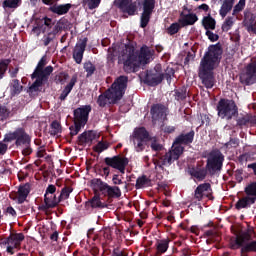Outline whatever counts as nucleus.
<instances>
[{
  "instance_id": "nucleus-1",
  "label": "nucleus",
  "mask_w": 256,
  "mask_h": 256,
  "mask_svg": "<svg viewBox=\"0 0 256 256\" xmlns=\"http://www.w3.org/2000/svg\"><path fill=\"white\" fill-rule=\"evenodd\" d=\"M108 57L110 59L118 57L119 62L123 63L125 71L131 73L136 71L137 67L147 65L151 61V57H153V52L147 46H143L140 53H137L132 46L114 45L108 49Z\"/></svg>"
},
{
  "instance_id": "nucleus-2",
  "label": "nucleus",
  "mask_w": 256,
  "mask_h": 256,
  "mask_svg": "<svg viewBox=\"0 0 256 256\" xmlns=\"http://www.w3.org/2000/svg\"><path fill=\"white\" fill-rule=\"evenodd\" d=\"M222 53L221 47L217 45L210 46L200 63L199 77L207 89H211L214 85L213 69L219 66Z\"/></svg>"
},
{
  "instance_id": "nucleus-3",
  "label": "nucleus",
  "mask_w": 256,
  "mask_h": 256,
  "mask_svg": "<svg viewBox=\"0 0 256 256\" xmlns=\"http://www.w3.org/2000/svg\"><path fill=\"white\" fill-rule=\"evenodd\" d=\"M193 137H195V133L193 132L179 136L173 143L171 150L165 156L154 159L156 173H163L165 167H169L173 161H177L183 154V146L181 145L193 143Z\"/></svg>"
},
{
  "instance_id": "nucleus-4",
  "label": "nucleus",
  "mask_w": 256,
  "mask_h": 256,
  "mask_svg": "<svg viewBox=\"0 0 256 256\" xmlns=\"http://www.w3.org/2000/svg\"><path fill=\"white\" fill-rule=\"evenodd\" d=\"M125 89H127V77L120 76L105 94L99 96L98 104L100 107H105L107 103H117L125 95Z\"/></svg>"
},
{
  "instance_id": "nucleus-5",
  "label": "nucleus",
  "mask_w": 256,
  "mask_h": 256,
  "mask_svg": "<svg viewBox=\"0 0 256 256\" xmlns=\"http://www.w3.org/2000/svg\"><path fill=\"white\" fill-rule=\"evenodd\" d=\"M45 65H47V57L43 56L32 74V79H36V81L30 86V91H39L48 75L53 73V67L47 66L44 68Z\"/></svg>"
},
{
  "instance_id": "nucleus-6",
  "label": "nucleus",
  "mask_w": 256,
  "mask_h": 256,
  "mask_svg": "<svg viewBox=\"0 0 256 256\" xmlns=\"http://www.w3.org/2000/svg\"><path fill=\"white\" fill-rule=\"evenodd\" d=\"M147 141H149V132L144 127L135 128L130 136V143L133 145L136 153L145 151Z\"/></svg>"
},
{
  "instance_id": "nucleus-7",
  "label": "nucleus",
  "mask_w": 256,
  "mask_h": 256,
  "mask_svg": "<svg viewBox=\"0 0 256 256\" xmlns=\"http://www.w3.org/2000/svg\"><path fill=\"white\" fill-rule=\"evenodd\" d=\"M89 113H91V106H82L74 111L75 127L70 128V134L72 136L77 135V133L81 131V128L85 127L87 120L89 119Z\"/></svg>"
},
{
  "instance_id": "nucleus-8",
  "label": "nucleus",
  "mask_w": 256,
  "mask_h": 256,
  "mask_svg": "<svg viewBox=\"0 0 256 256\" xmlns=\"http://www.w3.org/2000/svg\"><path fill=\"white\" fill-rule=\"evenodd\" d=\"M217 109L221 119H231L237 115V105L233 100H220Z\"/></svg>"
},
{
  "instance_id": "nucleus-9",
  "label": "nucleus",
  "mask_w": 256,
  "mask_h": 256,
  "mask_svg": "<svg viewBox=\"0 0 256 256\" xmlns=\"http://www.w3.org/2000/svg\"><path fill=\"white\" fill-rule=\"evenodd\" d=\"M251 233H253V230L249 229L236 237V245L242 247V253L256 251V241L249 243L251 240Z\"/></svg>"
},
{
  "instance_id": "nucleus-10",
  "label": "nucleus",
  "mask_w": 256,
  "mask_h": 256,
  "mask_svg": "<svg viewBox=\"0 0 256 256\" xmlns=\"http://www.w3.org/2000/svg\"><path fill=\"white\" fill-rule=\"evenodd\" d=\"M223 167V154L219 150L213 151L208 155L206 169L209 173L220 171Z\"/></svg>"
},
{
  "instance_id": "nucleus-11",
  "label": "nucleus",
  "mask_w": 256,
  "mask_h": 256,
  "mask_svg": "<svg viewBox=\"0 0 256 256\" xmlns=\"http://www.w3.org/2000/svg\"><path fill=\"white\" fill-rule=\"evenodd\" d=\"M25 239V236L23 234H11L6 240H4L1 243L2 249H6L7 253H10V255H13L15 253L16 249H19V246L21 245V241Z\"/></svg>"
},
{
  "instance_id": "nucleus-12",
  "label": "nucleus",
  "mask_w": 256,
  "mask_h": 256,
  "mask_svg": "<svg viewBox=\"0 0 256 256\" xmlns=\"http://www.w3.org/2000/svg\"><path fill=\"white\" fill-rule=\"evenodd\" d=\"M155 9V0H144L143 2V13L141 16V27H147L151 13Z\"/></svg>"
},
{
  "instance_id": "nucleus-13",
  "label": "nucleus",
  "mask_w": 256,
  "mask_h": 256,
  "mask_svg": "<svg viewBox=\"0 0 256 256\" xmlns=\"http://www.w3.org/2000/svg\"><path fill=\"white\" fill-rule=\"evenodd\" d=\"M106 165H109V167H113V169H118L120 173H125V167H127V164L129 161L126 158L114 156L112 158H105Z\"/></svg>"
},
{
  "instance_id": "nucleus-14",
  "label": "nucleus",
  "mask_w": 256,
  "mask_h": 256,
  "mask_svg": "<svg viewBox=\"0 0 256 256\" xmlns=\"http://www.w3.org/2000/svg\"><path fill=\"white\" fill-rule=\"evenodd\" d=\"M240 80L246 85H251L256 81V63L247 66L246 71L240 75Z\"/></svg>"
},
{
  "instance_id": "nucleus-15",
  "label": "nucleus",
  "mask_w": 256,
  "mask_h": 256,
  "mask_svg": "<svg viewBox=\"0 0 256 256\" xmlns=\"http://www.w3.org/2000/svg\"><path fill=\"white\" fill-rule=\"evenodd\" d=\"M115 5L128 15H135L137 11V4L133 3V0H115Z\"/></svg>"
},
{
  "instance_id": "nucleus-16",
  "label": "nucleus",
  "mask_w": 256,
  "mask_h": 256,
  "mask_svg": "<svg viewBox=\"0 0 256 256\" xmlns=\"http://www.w3.org/2000/svg\"><path fill=\"white\" fill-rule=\"evenodd\" d=\"M211 193H212L211 185L205 183V184L199 185L196 188L194 197L198 201H201V199H205V197H207L208 199H211Z\"/></svg>"
},
{
  "instance_id": "nucleus-17",
  "label": "nucleus",
  "mask_w": 256,
  "mask_h": 256,
  "mask_svg": "<svg viewBox=\"0 0 256 256\" xmlns=\"http://www.w3.org/2000/svg\"><path fill=\"white\" fill-rule=\"evenodd\" d=\"M20 143L21 144H16L17 147H19L20 149H22V153L23 155H31V138H29V135H27L24 131H23V136L20 137Z\"/></svg>"
},
{
  "instance_id": "nucleus-18",
  "label": "nucleus",
  "mask_w": 256,
  "mask_h": 256,
  "mask_svg": "<svg viewBox=\"0 0 256 256\" xmlns=\"http://www.w3.org/2000/svg\"><path fill=\"white\" fill-rule=\"evenodd\" d=\"M85 47V42H80L76 45L73 54V58L75 59L76 63H81V61H83V53H85Z\"/></svg>"
},
{
  "instance_id": "nucleus-19",
  "label": "nucleus",
  "mask_w": 256,
  "mask_h": 256,
  "mask_svg": "<svg viewBox=\"0 0 256 256\" xmlns=\"http://www.w3.org/2000/svg\"><path fill=\"white\" fill-rule=\"evenodd\" d=\"M165 107L161 105H155L151 109L152 119L157 121V119H164L165 118Z\"/></svg>"
},
{
  "instance_id": "nucleus-20",
  "label": "nucleus",
  "mask_w": 256,
  "mask_h": 256,
  "mask_svg": "<svg viewBox=\"0 0 256 256\" xmlns=\"http://www.w3.org/2000/svg\"><path fill=\"white\" fill-rule=\"evenodd\" d=\"M99 135L95 131L84 132L81 136H79V143L83 145V143H91V141H95L98 139Z\"/></svg>"
},
{
  "instance_id": "nucleus-21",
  "label": "nucleus",
  "mask_w": 256,
  "mask_h": 256,
  "mask_svg": "<svg viewBox=\"0 0 256 256\" xmlns=\"http://www.w3.org/2000/svg\"><path fill=\"white\" fill-rule=\"evenodd\" d=\"M44 203V207L46 209H53V207H57V205L59 204V200H57V196H55V194H45Z\"/></svg>"
},
{
  "instance_id": "nucleus-22",
  "label": "nucleus",
  "mask_w": 256,
  "mask_h": 256,
  "mask_svg": "<svg viewBox=\"0 0 256 256\" xmlns=\"http://www.w3.org/2000/svg\"><path fill=\"white\" fill-rule=\"evenodd\" d=\"M235 0H225L219 10L220 16L225 19L227 17V13H229L233 9V5Z\"/></svg>"
},
{
  "instance_id": "nucleus-23",
  "label": "nucleus",
  "mask_w": 256,
  "mask_h": 256,
  "mask_svg": "<svg viewBox=\"0 0 256 256\" xmlns=\"http://www.w3.org/2000/svg\"><path fill=\"white\" fill-rule=\"evenodd\" d=\"M69 9H71V4L53 5L50 11L56 15H65V13H69Z\"/></svg>"
},
{
  "instance_id": "nucleus-24",
  "label": "nucleus",
  "mask_w": 256,
  "mask_h": 256,
  "mask_svg": "<svg viewBox=\"0 0 256 256\" xmlns=\"http://www.w3.org/2000/svg\"><path fill=\"white\" fill-rule=\"evenodd\" d=\"M21 137H23V130H17L16 132L5 135L4 141H14L16 139V145H21Z\"/></svg>"
},
{
  "instance_id": "nucleus-25",
  "label": "nucleus",
  "mask_w": 256,
  "mask_h": 256,
  "mask_svg": "<svg viewBox=\"0 0 256 256\" xmlns=\"http://www.w3.org/2000/svg\"><path fill=\"white\" fill-rule=\"evenodd\" d=\"M197 21H198V18H197V15H195V14L184 15L180 19V23L183 27H185L187 25H195V23H197Z\"/></svg>"
},
{
  "instance_id": "nucleus-26",
  "label": "nucleus",
  "mask_w": 256,
  "mask_h": 256,
  "mask_svg": "<svg viewBox=\"0 0 256 256\" xmlns=\"http://www.w3.org/2000/svg\"><path fill=\"white\" fill-rule=\"evenodd\" d=\"M91 187L97 193V191H101L102 193H105L107 191V183H104L100 179H94L91 182Z\"/></svg>"
},
{
  "instance_id": "nucleus-27",
  "label": "nucleus",
  "mask_w": 256,
  "mask_h": 256,
  "mask_svg": "<svg viewBox=\"0 0 256 256\" xmlns=\"http://www.w3.org/2000/svg\"><path fill=\"white\" fill-rule=\"evenodd\" d=\"M76 83H77V76H73L71 78L69 84L65 87L64 91L60 95L61 101H64V99H66L67 95H69V93H71V90L73 89V87H75Z\"/></svg>"
},
{
  "instance_id": "nucleus-28",
  "label": "nucleus",
  "mask_w": 256,
  "mask_h": 256,
  "mask_svg": "<svg viewBox=\"0 0 256 256\" xmlns=\"http://www.w3.org/2000/svg\"><path fill=\"white\" fill-rule=\"evenodd\" d=\"M244 192L250 199L256 201V182H251L246 185Z\"/></svg>"
},
{
  "instance_id": "nucleus-29",
  "label": "nucleus",
  "mask_w": 256,
  "mask_h": 256,
  "mask_svg": "<svg viewBox=\"0 0 256 256\" xmlns=\"http://www.w3.org/2000/svg\"><path fill=\"white\" fill-rule=\"evenodd\" d=\"M253 203H255L253 198L246 195L236 203V209H245V207H249V205H253Z\"/></svg>"
},
{
  "instance_id": "nucleus-30",
  "label": "nucleus",
  "mask_w": 256,
  "mask_h": 256,
  "mask_svg": "<svg viewBox=\"0 0 256 256\" xmlns=\"http://www.w3.org/2000/svg\"><path fill=\"white\" fill-rule=\"evenodd\" d=\"M235 21H236L235 16L226 17L222 24V31L226 33L227 31H231V29H233V26L235 25Z\"/></svg>"
},
{
  "instance_id": "nucleus-31",
  "label": "nucleus",
  "mask_w": 256,
  "mask_h": 256,
  "mask_svg": "<svg viewBox=\"0 0 256 256\" xmlns=\"http://www.w3.org/2000/svg\"><path fill=\"white\" fill-rule=\"evenodd\" d=\"M27 195H29V185L20 186L18 190L19 203H23L27 199Z\"/></svg>"
},
{
  "instance_id": "nucleus-32",
  "label": "nucleus",
  "mask_w": 256,
  "mask_h": 256,
  "mask_svg": "<svg viewBox=\"0 0 256 256\" xmlns=\"http://www.w3.org/2000/svg\"><path fill=\"white\" fill-rule=\"evenodd\" d=\"M147 81L149 85H159L163 81V74H153L147 76Z\"/></svg>"
},
{
  "instance_id": "nucleus-33",
  "label": "nucleus",
  "mask_w": 256,
  "mask_h": 256,
  "mask_svg": "<svg viewBox=\"0 0 256 256\" xmlns=\"http://www.w3.org/2000/svg\"><path fill=\"white\" fill-rule=\"evenodd\" d=\"M202 23H203L204 29H206L207 31H209V29H211L212 31L215 29L216 22L211 16L204 17Z\"/></svg>"
},
{
  "instance_id": "nucleus-34",
  "label": "nucleus",
  "mask_w": 256,
  "mask_h": 256,
  "mask_svg": "<svg viewBox=\"0 0 256 256\" xmlns=\"http://www.w3.org/2000/svg\"><path fill=\"white\" fill-rule=\"evenodd\" d=\"M105 193L110 195V197H121V190L117 186L111 187L107 184Z\"/></svg>"
},
{
  "instance_id": "nucleus-35",
  "label": "nucleus",
  "mask_w": 256,
  "mask_h": 256,
  "mask_svg": "<svg viewBox=\"0 0 256 256\" xmlns=\"http://www.w3.org/2000/svg\"><path fill=\"white\" fill-rule=\"evenodd\" d=\"M23 86L19 84V80H13L10 84V90L12 95H18L20 91H22Z\"/></svg>"
},
{
  "instance_id": "nucleus-36",
  "label": "nucleus",
  "mask_w": 256,
  "mask_h": 256,
  "mask_svg": "<svg viewBox=\"0 0 256 256\" xmlns=\"http://www.w3.org/2000/svg\"><path fill=\"white\" fill-rule=\"evenodd\" d=\"M90 205L91 207L97 208V207H105V202L101 201V197L99 195H95L91 200H90Z\"/></svg>"
},
{
  "instance_id": "nucleus-37",
  "label": "nucleus",
  "mask_w": 256,
  "mask_h": 256,
  "mask_svg": "<svg viewBox=\"0 0 256 256\" xmlns=\"http://www.w3.org/2000/svg\"><path fill=\"white\" fill-rule=\"evenodd\" d=\"M21 4V0H4L3 7H8L9 9H17Z\"/></svg>"
},
{
  "instance_id": "nucleus-38",
  "label": "nucleus",
  "mask_w": 256,
  "mask_h": 256,
  "mask_svg": "<svg viewBox=\"0 0 256 256\" xmlns=\"http://www.w3.org/2000/svg\"><path fill=\"white\" fill-rule=\"evenodd\" d=\"M83 2L89 9H97L101 4V0H83Z\"/></svg>"
},
{
  "instance_id": "nucleus-39",
  "label": "nucleus",
  "mask_w": 256,
  "mask_h": 256,
  "mask_svg": "<svg viewBox=\"0 0 256 256\" xmlns=\"http://www.w3.org/2000/svg\"><path fill=\"white\" fill-rule=\"evenodd\" d=\"M157 249L159 253H165L167 249H169V240H162L161 242L158 243Z\"/></svg>"
},
{
  "instance_id": "nucleus-40",
  "label": "nucleus",
  "mask_w": 256,
  "mask_h": 256,
  "mask_svg": "<svg viewBox=\"0 0 256 256\" xmlns=\"http://www.w3.org/2000/svg\"><path fill=\"white\" fill-rule=\"evenodd\" d=\"M11 61L9 59L3 60L0 62V79H3V75L7 71V65H9Z\"/></svg>"
},
{
  "instance_id": "nucleus-41",
  "label": "nucleus",
  "mask_w": 256,
  "mask_h": 256,
  "mask_svg": "<svg viewBox=\"0 0 256 256\" xmlns=\"http://www.w3.org/2000/svg\"><path fill=\"white\" fill-rule=\"evenodd\" d=\"M50 131L52 135H59L61 133V124L57 121L52 122Z\"/></svg>"
},
{
  "instance_id": "nucleus-42",
  "label": "nucleus",
  "mask_w": 256,
  "mask_h": 256,
  "mask_svg": "<svg viewBox=\"0 0 256 256\" xmlns=\"http://www.w3.org/2000/svg\"><path fill=\"white\" fill-rule=\"evenodd\" d=\"M84 69L87 72L88 77L95 73V66L91 62L84 63Z\"/></svg>"
},
{
  "instance_id": "nucleus-43",
  "label": "nucleus",
  "mask_w": 256,
  "mask_h": 256,
  "mask_svg": "<svg viewBox=\"0 0 256 256\" xmlns=\"http://www.w3.org/2000/svg\"><path fill=\"white\" fill-rule=\"evenodd\" d=\"M94 149L96 153H103V151H105L106 149H109V144L105 142H99Z\"/></svg>"
},
{
  "instance_id": "nucleus-44",
  "label": "nucleus",
  "mask_w": 256,
  "mask_h": 256,
  "mask_svg": "<svg viewBox=\"0 0 256 256\" xmlns=\"http://www.w3.org/2000/svg\"><path fill=\"white\" fill-rule=\"evenodd\" d=\"M242 9H245V0H240L239 3L234 7L233 15H237V13H241Z\"/></svg>"
},
{
  "instance_id": "nucleus-45",
  "label": "nucleus",
  "mask_w": 256,
  "mask_h": 256,
  "mask_svg": "<svg viewBox=\"0 0 256 256\" xmlns=\"http://www.w3.org/2000/svg\"><path fill=\"white\" fill-rule=\"evenodd\" d=\"M179 29H181V26L178 23H173L169 28H168V33L169 35H175V33L179 32Z\"/></svg>"
},
{
  "instance_id": "nucleus-46",
  "label": "nucleus",
  "mask_w": 256,
  "mask_h": 256,
  "mask_svg": "<svg viewBox=\"0 0 256 256\" xmlns=\"http://www.w3.org/2000/svg\"><path fill=\"white\" fill-rule=\"evenodd\" d=\"M145 183H147V178L145 177H140L136 181V188L141 189L142 187L145 186Z\"/></svg>"
},
{
  "instance_id": "nucleus-47",
  "label": "nucleus",
  "mask_w": 256,
  "mask_h": 256,
  "mask_svg": "<svg viewBox=\"0 0 256 256\" xmlns=\"http://www.w3.org/2000/svg\"><path fill=\"white\" fill-rule=\"evenodd\" d=\"M69 195H71V189L65 188L62 190L60 194V199H69Z\"/></svg>"
},
{
  "instance_id": "nucleus-48",
  "label": "nucleus",
  "mask_w": 256,
  "mask_h": 256,
  "mask_svg": "<svg viewBox=\"0 0 256 256\" xmlns=\"http://www.w3.org/2000/svg\"><path fill=\"white\" fill-rule=\"evenodd\" d=\"M151 141H152L151 147L154 151H160V149H162L163 146H161V144L157 143V139L152 138Z\"/></svg>"
},
{
  "instance_id": "nucleus-49",
  "label": "nucleus",
  "mask_w": 256,
  "mask_h": 256,
  "mask_svg": "<svg viewBox=\"0 0 256 256\" xmlns=\"http://www.w3.org/2000/svg\"><path fill=\"white\" fill-rule=\"evenodd\" d=\"M206 35L208 39H210L212 42H215L219 39V36L209 30L206 31Z\"/></svg>"
},
{
  "instance_id": "nucleus-50",
  "label": "nucleus",
  "mask_w": 256,
  "mask_h": 256,
  "mask_svg": "<svg viewBox=\"0 0 256 256\" xmlns=\"http://www.w3.org/2000/svg\"><path fill=\"white\" fill-rule=\"evenodd\" d=\"M55 191H57V188H55L54 185H49L46 189L45 195H55Z\"/></svg>"
},
{
  "instance_id": "nucleus-51",
  "label": "nucleus",
  "mask_w": 256,
  "mask_h": 256,
  "mask_svg": "<svg viewBox=\"0 0 256 256\" xmlns=\"http://www.w3.org/2000/svg\"><path fill=\"white\" fill-rule=\"evenodd\" d=\"M114 185H121L123 181L119 178V175L115 174L112 178Z\"/></svg>"
},
{
  "instance_id": "nucleus-52",
  "label": "nucleus",
  "mask_w": 256,
  "mask_h": 256,
  "mask_svg": "<svg viewBox=\"0 0 256 256\" xmlns=\"http://www.w3.org/2000/svg\"><path fill=\"white\" fill-rule=\"evenodd\" d=\"M11 77H17V74L19 73V67H14L9 70Z\"/></svg>"
},
{
  "instance_id": "nucleus-53",
  "label": "nucleus",
  "mask_w": 256,
  "mask_h": 256,
  "mask_svg": "<svg viewBox=\"0 0 256 256\" xmlns=\"http://www.w3.org/2000/svg\"><path fill=\"white\" fill-rule=\"evenodd\" d=\"M237 145H239V140H230L227 147H237Z\"/></svg>"
},
{
  "instance_id": "nucleus-54",
  "label": "nucleus",
  "mask_w": 256,
  "mask_h": 256,
  "mask_svg": "<svg viewBox=\"0 0 256 256\" xmlns=\"http://www.w3.org/2000/svg\"><path fill=\"white\" fill-rule=\"evenodd\" d=\"M6 151H7V145L6 144H0V155H5Z\"/></svg>"
},
{
  "instance_id": "nucleus-55",
  "label": "nucleus",
  "mask_w": 256,
  "mask_h": 256,
  "mask_svg": "<svg viewBox=\"0 0 256 256\" xmlns=\"http://www.w3.org/2000/svg\"><path fill=\"white\" fill-rule=\"evenodd\" d=\"M6 212L8 213V215H11L12 217H15L16 215L15 209H13V207H8Z\"/></svg>"
},
{
  "instance_id": "nucleus-56",
  "label": "nucleus",
  "mask_w": 256,
  "mask_h": 256,
  "mask_svg": "<svg viewBox=\"0 0 256 256\" xmlns=\"http://www.w3.org/2000/svg\"><path fill=\"white\" fill-rule=\"evenodd\" d=\"M44 25L46 27H51V25H53V20H51L49 18H44Z\"/></svg>"
},
{
  "instance_id": "nucleus-57",
  "label": "nucleus",
  "mask_w": 256,
  "mask_h": 256,
  "mask_svg": "<svg viewBox=\"0 0 256 256\" xmlns=\"http://www.w3.org/2000/svg\"><path fill=\"white\" fill-rule=\"evenodd\" d=\"M248 169H252L254 171V175H256V162L249 164Z\"/></svg>"
},
{
  "instance_id": "nucleus-58",
  "label": "nucleus",
  "mask_w": 256,
  "mask_h": 256,
  "mask_svg": "<svg viewBox=\"0 0 256 256\" xmlns=\"http://www.w3.org/2000/svg\"><path fill=\"white\" fill-rule=\"evenodd\" d=\"M168 73L166 74V77H171V75H174L175 71L172 68L167 69Z\"/></svg>"
},
{
  "instance_id": "nucleus-59",
  "label": "nucleus",
  "mask_w": 256,
  "mask_h": 256,
  "mask_svg": "<svg viewBox=\"0 0 256 256\" xmlns=\"http://www.w3.org/2000/svg\"><path fill=\"white\" fill-rule=\"evenodd\" d=\"M43 3H45V5H53V3H55V1L57 0H42Z\"/></svg>"
},
{
  "instance_id": "nucleus-60",
  "label": "nucleus",
  "mask_w": 256,
  "mask_h": 256,
  "mask_svg": "<svg viewBox=\"0 0 256 256\" xmlns=\"http://www.w3.org/2000/svg\"><path fill=\"white\" fill-rule=\"evenodd\" d=\"M103 173H104V175H106V177H109V173H110L109 167H104Z\"/></svg>"
},
{
  "instance_id": "nucleus-61",
  "label": "nucleus",
  "mask_w": 256,
  "mask_h": 256,
  "mask_svg": "<svg viewBox=\"0 0 256 256\" xmlns=\"http://www.w3.org/2000/svg\"><path fill=\"white\" fill-rule=\"evenodd\" d=\"M59 237V234L57 232H54L52 235H51V239L52 241H57V238Z\"/></svg>"
},
{
  "instance_id": "nucleus-62",
  "label": "nucleus",
  "mask_w": 256,
  "mask_h": 256,
  "mask_svg": "<svg viewBox=\"0 0 256 256\" xmlns=\"http://www.w3.org/2000/svg\"><path fill=\"white\" fill-rule=\"evenodd\" d=\"M199 9H203L204 11H208L209 6L207 4H202V5L199 6Z\"/></svg>"
},
{
  "instance_id": "nucleus-63",
  "label": "nucleus",
  "mask_w": 256,
  "mask_h": 256,
  "mask_svg": "<svg viewBox=\"0 0 256 256\" xmlns=\"http://www.w3.org/2000/svg\"><path fill=\"white\" fill-rule=\"evenodd\" d=\"M248 31H250L251 33H255L256 34V28L254 26H249L248 27Z\"/></svg>"
},
{
  "instance_id": "nucleus-64",
  "label": "nucleus",
  "mask_w": 256,
  "mask_h": 256,
  "mask_svg": "<svg viewBox=\"0 0 256 256\" xmlns=\"http://www.w3.org/2000/svg\"><path fill=\"white\" fill-rule=\"evenodd\" d=\"M51 43V39L49 37L44 38V45H49Z\"/></svg>"
}]
</instances>
